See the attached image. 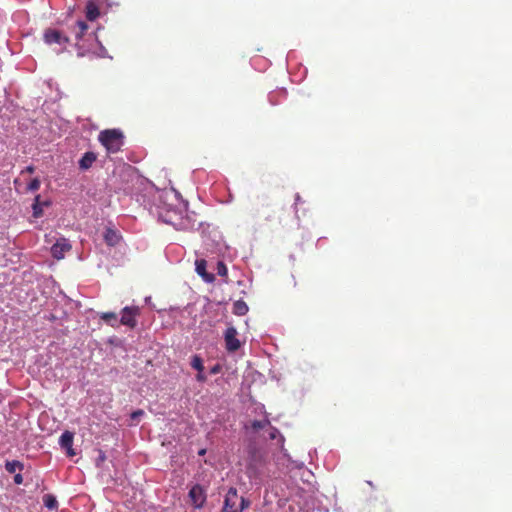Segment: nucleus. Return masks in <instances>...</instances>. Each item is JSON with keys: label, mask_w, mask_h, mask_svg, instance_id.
Here are the masks:
<instances>
[{"label": "nucleus", "mask_w": 512, "mask_h": 512, "mask_svg": "<svg viewBox=\"0 0 512 512\" xmlns=\"http://www.w3.org/2000/svg\"><path fill=\"white\" fill-rule=\"evenodd\" d=\"M99 141L108 153H117L124 143V135L119 129H106L100 132Z\"/></svg>", "instance_id": "f257e3e1"}, {"label": "nucleus", "mask_w": 512, "mask_h": 512, "mask_svg": "<svg viewBox=\"0 0 512 512\" xmlns=\"http://www.w3.org/2000/svg\"><path fill=\"white\" fill-rule=\"evenodd\" d=\"M249 505L250 501L238 496L237 489L231 487L225 496L221 512H243Z\"/></svg>", "instance_id": "f03ea898"}, {"label": "nucleus", "mask_w": 512, "mask_h": 512, "mask_svg": "<svg viewBox=\"0 0 512 512\" xmlns=\"http://www.w3.org/2000/svg\"><path fill=\"white\" fill-rule=\"evenodd\" d=\"M43 37L46 44H58L63 49H65L66 45L69 43V38L56 29H46Z\"/></svg>", "instance_id": "7ed1b4c3"}, {"label": "nucleus", "mask_w": 512, "mask_h": 512, "mask_svg": "<svg viewBox=\"0 0 512 512\" xmlns=\"http://www.w3.org/2000/svg\"><path fill=\"white\" fill-rule=\"evenodd\" d=\"M140 314V309L137 306H127L122 310V316L119 321L120 324L128 326L133 329L137 326L136 317Z\"/></svg>", "instance_id": "20e7f679"}, {"label": "nucleus", "mask_w": 512, "mask_h": 512, "mask_svg": "<svg viewBox=\"0 0 512 512\" xmlns=\"http://www.w3.org/2000/svg\"><path fill=\"white\" fill-rule=\"evenodd\" d=\"M188 497L195 508H202L206 502V492L199 484H195L191 487Z\"/></svg>", "instance_id": "39448f33"}, {"label": "nucleus", "mask_w": 512, "mask_h": 512, "mask_svg": "<svg viewBox=\"0 0 512 512\" xmlns=\"http://www.w3.org/2000/svg\"><path fill=\"white\" fill-rule=\"evenodd\" d=\"M237 334H238L237 330L233 326L228 327L224 333L226 349L229 352H235L241 346V343H240L239 339L237 338Z\"/></svg>", "instance_id": "423d86ee"}, {"label": "nucleus", "mask_w": 512, "mask_h": 512, "mask_svg": "<svg viewBox=\"0 0 512 512\" xmlns=\"http://www.w3.org/2000/svg\"><path fill=\"white\" fill-rule=\"evenodd\" d=\"M71 249V244L65 238H61L57 240V242L52 246L51 253L54 258L60 260L63 259L65 253Z\"/></svg>", "instance_id": "0eeeda50"}, {"label": "nucleus", "mask_w": 512, "mask_h": 512, "mask_svg": "<svg viewBox=\"0 0 512 512\" xmlns=\"http://www.w3.org/2000/svg\"><path fill=\"white\" fill-rule=\"evenodd\" d=\"M196 272L206 281L211 282L214 280L213 274H209L206 270L207 262L204 259L196 260Z\"/></svg>", "instance_id": "6e6552de"}, {"label": "nucleus", "mask_w": 512, "mask_h": 512, "mask_svg": "<svg viewBox=\"0 0 512 512\" xmlns=\"http://www.w3.org/2000/svg\"><path fill=\"white\" fill-rule=\"evenodd\" d=\"M96 158H97L96 154L93 152L84 153L82 158L79 160V167L82 170L89 169L93 165V163L96 161Z\"/></svg>", "instance_id": "1a4fd4ad"}, {"label": "nucleus", "mask_w": 512, "mask_h": 512, "mask_svg": "<svg viewBox=\"0 0 512 512\" xmlns=\"http://www.w3.org/2000/svg\"><path fill=\"white\" fill-rule=\"evenodd\" d=\"M100 15L98 6L93 1H88L86 4V18L89 21L96 20Z\"/></svg>", "instance_id": "9d476101"}, {"label": "nucleus", "mask_w": 512, "mask_h": 512, "mask_svg": "<svg viewBox=\"0 0 512 512\" xmlns=\"http://www.w3.org/2000/svg\"><path fill=\"white\" fill-rule=\"evenodd\" d=\"M74 433L71 431H64L59 439V444L63 449L70 448L73 446Z\"/></svg>", "instance_id": "9b49d317"}, {"label": "nucleus", "mask_w": 512, "mask_h": 512, "mask_svg": "<svg viewBox=\"0 0 512 512\" xmlns=\"http://www.w3.org/2000/svg\"><path fill=\"white\" fill-rule=\"evenodd\" d=\"M87 30L88 25L85 21H77L75 26L73 27V32L75 33L76 40L82 39Z\"/></svg>", "instance_id": "f8f14e48"}, {"label": "nucleus", "mask_w": 512, "mask_h": 512, "mask_svg": "<svg viewBox=\"0 0 512 512\" xmlns=\"http://www.w3.org/2000/svg\"><path fill=\"white\" fill-rule=\"evenodd\" d=\"M100 318L114 328L118 327L120 324L117 319V315L114 312H104L100 315Z\"/></svg>", "instance_id": "ddd939ff"}, {"label": "nucleus", "mask_w": 512, "mask_h": 512, "mask_svg": "<svg viewBox=\"0 0 512 512\" xmlns=\"http://www.w3.org/2000/svg\"><path fill=\"white\" fill-rule=\"evenodd\" d=\"M232 311L235 315L243 316L248 312V306L245 301L237 300L233 304Z\"/></svg>", "instance_id": "4468645a"}, {"label": "nucleus", "mask_w": 512, "mask_h": 512, "mask_svg": "<svg viewBox=\"0 0 512 512\" xmlns=\"http://www.w3.org/2000/svg\"><path fill=\"white\" fill-rule=\"evenodd\" d=\"M5 469L8 473H15L17 470L22 471L24 469V465L22 462L18 460L6 461Z\"/></svg>", "instance_id": "2eb2a0df"}, {"label": "nucleus", "mask_w": 512, "mask_h": 512, "mask_svg": "<svg viewBox=\"0 0 512 512\" xmlns=\"http://www.w3.org/2000/svg\"><path fill=\"white\" fill-rule=\"evenodd\" d=\"M104 239L106 241V243L110 246H114L118 243L119 241V236L118 234L113 231L112 229H107L105 235H104Z\"/></svg>", "instance_id": "dca6fc26"}, {"label": "nucleus", "mask_w": 512, "mask_h": 512, "mask_svg": "<svg viewBox=\"0 0 512 512\" xmlns=\"http://www.w3.org/2000/svg\"><path fill=\"white\" fill-rule=\"evenodd\" d=\"M191 366L198 372H203L204 364L200 356L194 355L191 360Z\"/></svg>", "instance_id": "f3484780"}, {"label": "nucleus", "mask_w": 512, "mask_h": 512, "mask_svg": "<svg viewBox=\"0 0 512 512\" xmlns=\"http://www.w3.org/2000/svg\"><path fill=\"white\" fill-rule=\"evenodd\" d=\"M270 425V421L268 419H264V420H254L251 422V428L254 430V431H257V430H260V429H263L267 426Z\"/></svg>", "instance_id": "a211bd4d"}, {"label": "nucleus", "mask_w": 512, "mask_h": 512, "mask_svg": "<svg viewBox=\"0 0 512 512\" xmlns=\"http://www.w3.org/2000/svg\"><path fill=\"white\" fill-rule=\"evenodd\" d=\"M44 504L49 509H54L57 506V500L52 495H45L44 496Z\"/></svg>", "instance_id": "6ab92c4d"}, {"label": "nucleus", "mask_w": 512, "mask_h": 512, "mask_svg": "<svg viewBox=\"0 0 512 512\" xmlns=\"http://www.w3.org/2000/svg\"><path fill=\"white\" fill-rule=\"evenodd\" d=\"M106 461V454L103 450H98V456L95 459V465L98 468H101L104 462Z\"/></svg>", "instance_id": "aec40b11"}, {"label": "nucleus", "mask_w": 512, "mask_h": 512, "mask_svg": "<svg viewBox=\"0 0 512 512\" xmlns=\"http://www.w3.org/2000/svg\"><path fill=\"white\" fill-rule=\"evenodd\" d=\"M39 188H40V180L38 178H34L28 184V190H30V191H37Z\"/></svg>", "instance_id": "412c9836"}, {"label": "nucleus", "mask_w": 512, "mask_h": 512, "mask_svg": "<svg viewBox=\"0 0 512 512\" xmlns=\"http://www.w3.org/2000/svg\"><path fill=\"white\" fill-rule=\"evenodd\" d=\"M39 196L36 197V202L33 204V214L35 217H39L42 214V209L38 203Z\"/></svg>", "instance_id": "4be33fe9"}, {"label": "nucleus", "mask_w": 512, "mask_h": 512, "mask_svg": "<svg viewBox=\"0 0 512 512\" xmlns=\"http://www.w3.org/2000/svg\"><path fill=\"white\" fill-rule=\"evenodd\" d=\"M143 414H144V411L141 409H138V410L132 412L130 415L132 422H138L140 417L143 416Z\"/></svg>", "instance_id": "5701e85b"}, {"label": "nucleus", "mask_w": 512, "mask_h": 512, "mask_svg": "<svg viewBox=\"0 0 512 512\" xmlns=\"http://www.w3.org/2000/svg\"><path fill=\"white\" fill-rule=\"evenodd\" d=\"M278 436L282 438V436L280 435L279 430H278L277 428H275V427H272V426H271V427H270V432H269V438H270V439H272V440H274V439H276Z\"/></svg>", "instance_id": "b1692460"}, {"label": "nucleus", "mask_w": 512, "mask_h": 512, "mask_svg": "<svg viewBox=\"0 0 512 512\" xmlns=\"http://www.w3.org/2000/svg\"><path fill=\"white\" fill-rule=\"evenodd\" d=\"M217 272L220 276H225L227 274V267L223 262L218 263Z\"/></svg>", "instance_id": "393cba45"}, {"label": "nucleus", "mask_w": 512, "mask_h": 512, "mask_svg": "<svg viewBox=\"0 0 512 512\" xmlns=\"http://www.w3.org/2000/svg\"><path fill=\"white\" fill-rule=\"evenodd\" d=\"M14 483L17 485H20L23 483V477L20 473L15 474L14 476Z\"/></svg>", "instance_id": "a878e982"}, {"label": "nucleus", "mask_w": 512, "mask_h": 512, "mask_svg": "<svg viewBox=\"0 0 512 512\" xmlns=\"http://www.w3.org/2000/svg\"><path fill=\"white\" fill-rule=\"evenodd\" d=\"M66 453L69 457H73L76 455L75 450L73 449V446H70V448L65 449Z\"/></svg>", "instance_id": "bb28decb"}, {"label": "nucleus", "mask_w": 512, "mask_h": 512, "mask_svg": "<svg viewBox=\"0 0 512 512\" xmlns=\"http://www.w3.org/2000/svg\"><path fill=\"white\" fill-rule=\"evenodd\" d=\"M198 381H205L206 377L203 375L202 372H199L196 376Z\"/></svg>", "instance_id": "cd10ccee"}, {"label": "nucleus", "mask_w": 512, "mask_h": 512, "mask_svg": "<svg viewBox=\"0 0 512 512\" xmlns=\"http://www.w3.org/2000/svg\"><path fill=\"white\" fill-rule=\"evenodd\" d=\"M299 202H300V196H299V195H296V201H295L296 213H298V205H299Z\"/></svg>", "instance_id": "c85d7f7f"}, {"label": "nucleus", "mask_w": 512, "mask_h": 512, "mask_svg": "<svg viewBox=\"0 0 512 512\" xmlns=\"http://www.w3.org/2000/svg\"><path fill=\"white\" fill-rule=\"evenodd\" d=\"M26 171H27L28 173H33V172H34V167H33V166H28V167L26 168Z\"/></svg>", "instance_id": "c756f323"}, {"label": "nucleus", "mask_w": 512, "mask_h": 512, "mask_svg": "<svg viewBox=\"0 0 512 512\" xmlns=\"http://www.w3.org/2000/svg\"><path fill=\"white\" fill-rule=\"evenodd\" d=\"M206 453V449H201L198 454L203 456Z\"/></svg>", "instance_id": "7c9ffc66"}, {"label": "nucleus", "mask_w": 512, "mask_h": 512, "mask_svg": "<svg viewBox=\"0 0 512 512\" xmlns=\"http://www.w3.org/2000/svg\"><path fill=\"white\" fill-rule=\"evenodd\" d=\"M217 371H218V368H217V367H214V368L212 369V373H216Z\"/></svg>", "instance_id": "2f4dec72"}]
</instances>
